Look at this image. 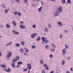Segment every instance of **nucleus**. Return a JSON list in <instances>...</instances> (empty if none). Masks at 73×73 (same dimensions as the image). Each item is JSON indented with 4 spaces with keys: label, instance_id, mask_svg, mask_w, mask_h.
<instances>
[{
    "label": "nucleus",
    "instance_id": "1",
    "mask_svg": "<svg viewBox=\"0 0 73 73\" xmlns=\"http://www.w3.org/2000/svg\"><path fill=\"white\" fill-rule=\"evenodd\" d=\"M42 44H44V41L45 42V44H47L48 42V41L47 40L46 38L45 39V38L44 37H42Z\"/></svg>",
    "mask_w": 73,
    "mask_h": 73
},
{
    "label": "nucleus",
    "instance_id": "2",
    "mask_svg": "<svg viewBox=\"0 0 73 73\" xmlns=\"http://www.w3.org/2000/svg\"><path fill=\"white\" fill-rule=\"evenodd\" d=\"M20 58L19 56H16V58L13 59V62H16L17 60H19V59Z\"/></svg>",
    "mask_w": 73,
    "mask_h": 73
},
{
    "label": "nucleus",
    "instance_id": "3",
    "mask_svg": "<svg viewBox=\"0 0 73 73\" xmlns=\"http://www.w3.org/2000/svg\"><path fill=\"white\" fill-rule=\"evenodd\" d=\"M27 65L28 66L27 68L29 69V70H30L32 69V66H31V64H27Z\"/></svg>",
    "mask_w": 73,
    "mask_h": 73
},
{
    "label": "nucleus",
    "instance_id": "4",
    "mask_svg": "<svg viewBox=\"0 0 73 73\" xmlns=\"http://www.w3.org/2000/svg\"><path fill=\"white\" fill-rule=\"evenodd\" d=\"M36 35H37V33H35L32 34L31 35V38H35V37Z\"/></svg>",
    "mask_w": 73,
    "mask_h": 73
},
{
    "label": "nucleus",
    "instance_id": "5",
    "mask_svg": "<svg viewBox=\"0 0 73 73\" xmlns=\"http://www.w3.org/2000/svg\"><path fill=\"white\" fill-rule=\"evenodd\" d=\"M58 11L60 12H62V8L61 6H59L58 8Z\"/></svg>",
    "mask_w": 73,
    "mask_h": 73
},
{
    "label": "nucleus",
    "instance_id": "6",
    "mask_svg": "<svg viewBox=\"0 0 73 73\" xmlns=\"http://www.w3.org/2000/svg\"><path fill=\"white\" fill-rule=\"evenodd\" d=\"M12 56V53L10 52L8 53V54L7 55V58H9Z\"/></svg>",
    "mask_w": 73,
    "mask_h": 73
},
{
    "label": "nucleus",
    "instance_id": "7",
    "mask_svg": "<svg viewBox=\"0 0 73 73\" xmlns=\"http://www.w3.org/2000/svg\"><path fill=\"white\" fill-rule=\"evenodd\" d=\"M44 67H45V69H46V70H48L49 69V68L48 67V66H47V64H44L43 66Z\"/></svg>",
    "mask_w": 73,
    "mask_h": 73
},
{
    "label": "nucleus",
    "instance_id": "8",
    "mask_svg": "<svg viewBox=\"0 0 73 73\" xmlns=\"http://www.w3.org/2000/svg\"><path fill=\"white\" fill-rule=\"evenodd\" d=\"M20 27L22 29H25V26L24 25H20Z\"/></svg>",
    "mask_w": 73,
    "mask_h": 73
},
{
    "label": "nucleus",
    "instance_id": "9",
    "mask_svg": "<svg viewBox=\"0 0 73 73\" xmlns=\"http://www.w3.org/2000/svg\"><path fill=\"white\" fill-rule=\"evenodd\" d=\"M13 32L15 35H18L19 34V32H16V31L15 30H14L13 31Z\"/></svg>",
    "mask_w": 73,
    "mask_h": 73
},
{
    "label": "nucleus",
    "instance_id": "10",
    "mask_svg": "<svg viewBox=\"0 0 73 73\" xmlns=\"http://www.w3.org/2000/svg\"><path fill=\"white\" fill-rule=\"evenodd\" d=\"M63 54H65L66 53V49L65 48L62 51Z\"/></svg>",
    "mask_w": 73,
    "mask_h": 73
},
{
    "label": "nucleus",
    "instance_id": "11",
    "mask_svg": "<svg viewBox=\"0 0 73 73\" xmlns=\"http://www.w3.org/2000/svg\"><path fill=\"white\" fill-rule=\"evenodd\" d=\"M41 9H42V7H40V8L38 9V12H41Z\"/></svg>",
    "mask_w": 73,
    "mask_h": 73
},
{
    "label": "nucleus",
    "instance_id": "12",
    "mask_svg": "<svg viewBox=\"0 0 73 73\" xmlns=\"http://www.w3.org/2000/svg\"><path fill=\"white\" fill-rule=\"evenodd\" d=\"M58 15H59V14L58 13V12L56 11V13L54 14V16H58Z\"/></svg>",
    "mask_w": 73,
    "mask_h": 73
},
{
    "label": "nucleus",
    "instance_id": "13",
    "mask_svg": "<svg viewBox=\"0 0 73 73\" xmlns=\"http://www.w3.org/2000/svg\"><path fill=\"white\" fill-rule=\"evenodd\" d=\"M58 25H59L60 27H61V26H62V23H61V22H58L57 23Z\"/></svg>",
    "mask_w": 73,
    "mask_h": 73
},
{
    "label": "nucleus",
    "instance_id": "14",
    "mask_svg": "<svg viewBox=\"0 0 73 73\" xmlns=\"http://www.w3.org/2000/svg\"><path fill=\"white\" fill-rule=\"evenodd\" d=\"M15 63L14 62H13L11 64L12 66L13 67V68H15Z\"/></svg>",
    "mask_w": 73,
    "mask_h": 73
},
{
    "label": "nucleus",
    "instance_id": "15",
    "mask_svg": "<svg viewBox=\"0 0 73 73\" xmlns=\"http://www.w3.org/2000/svg\"><path fill=\"white\" fill-rule=\"evenodd\" d=\"M5 71L7 72H11V69H10L9 68L8 70L6 69Z\"/></svg>",
    "mask_w": 73,
    "mask_h": 73
},
{
    "label": "nucleus",
    "instance_id": "16",
    "mask_svg": "<svg viewBox=\"0 0 73 73\" xmlns=\"http://www.w3.org/2000/svg\"><path fill=\"white\" fill-rule=\"evenodd\" d=\"M1 66L2 68H6V65L5 64H2L1 65Z\"/></svg>",
    "mask_w": 73,
    "mask_h": 73
},
{
    "label": "nucleus",
    "instance_id": "17",
    "mask_svg": "<svg viewBox=\"0 0 73 73\" xmlns=\"http://www.w3.org/2000/svg\"><path fill=\"white\" fill-rule=\"evenodd\" d=\"M13 23L14 25L15 26H16V22L14 21H13Z\"/></svg>",
    "mask_w": 73,
    "mask_h": 73
},
{
    "label": "nucleus",
    "instance_id": "18",
    "mask_svg": "<svg viewBox=\"0 0 73 73\" xmlns=\"http://www.w3.org/2000/svg\"><path fill=\"white\" fill-rule=\"evenodd\" d=\"M20 52L22 53H24V50H23V48H21Z\"/></svg>",
    "mask_w": 73,
    "mask_h": 73
},
{
    "label": "nucleus",
    "instance_id": "19",
    "mask_svg": "<svg viewBox=\"0 0 73 73\" xmlns=\"http://www.w3.org/2000/svg\"><path fill=\"white\" fill-rule=\"evenodd\" d=\"M40 63L41 64H44V61L41 60H40Z\"/></svg>",
    "mask_w": 73,
    "mask_h": 73
},
{
    "label": "nucleus",
    "instance_id": "20",
    "mask_svg": "<svg viewBox=\"0 0 73 73\" xmlns=\"http://www.w3.org/2000/svg\"><path fill=\"white\" fill-rule=\"evenodd\" d=\"M21 45H24L25 44V43L24 42H21Z\"/></svg>",
    "mask_w": 73,
    "mask_h": 73
},
{
    "label": "nucleus",
    "instance_id": "21",
    "mask_svg": "<svg viewBox=\"0 0 73 73\" xmlns=\"http://www.w3.org/2000/svg\"><path fill=\"white\" fill-rule=\"evenodd\" d=\"M64 64H65V61L64 60H63L62 62V65H64Z\"/></svg>",
    "mask_w": 73,
    "mask_h": 73
},
{
    "label": "nucleus",
    "instance_id": "22",
    "mask_svg": "<svg viewBox=\"0 0 73 73\" xmlns=\"http://www.w3.org/2000/svg\"><path fill=\"white\" fill-rule=\"evenodd\" d=\"M16 45L17 47H19V46H20V44L19 43H16Z\"/></svg>",
    "mask_w": 73,
    "mask_h": 73
},
{
    "label": "nucleus",
    "instance_id": "23",
    "mask_svg": "<svg viewBox=\"0 0 73 73\" xmlns=\"http://www.w3.org/2000/svg\"><path fill=\"white\" fill-rule=\"evenodd\" d=\"M40 38H41L40 37L38 36V38L37 39V41H40Z\"/></svg>",
    "mask_w": 73,
    "mask_h": 73
},
{
    "label": "nucleus",
    "instance_id": "24",
    "mask_svg": "<svg viewBox=\"0 0 73 73\" xmlns=\"http://www.w3.org/2000/svg\"><path fill=\"white\" fill-rule=\"evenodd\" d=\"M11 44H12V42H10L8 44H7L6 45L7 46H8V45H11Z\"/></svg>",
    "mask_w": 73,
    "mask_h": 73
},
{
    "label": "nucleus",
    "instance_id": "25",
    "mask_svg": "<svg viewBox=\"0 0 73 73\" xmlns=\"http://www.w3.org/2000/svg\"><path fill=\"white\" fill-rule=\"evenodd\" d=\"M68 3H71V1L70 0H68V1L67 2V3L68 4Z\"/></svg>",
    "mask_w": 73,
    "mask_h": 73
},
{
    "label": "nucleus",
    "instance_id": "26",
    "mask_svg": "<svg viewBox=\"0 0 73 73\" xmlns=\"http://www.w3.org/2000/svg\"><path fill=\"white\" fill-rule=\"evenodd\" d=\"M62 1L63 4H65V0H62Z\"/></svg>",
    "mask_w": 73,
    "mask_h": 73
},
{
    "label": "nucleus",
    "instance_id": "27",
    "mask_svg": "<svg viewBox=\"0 0 73 73\" xmlns=\"http://www.w3.org/2000/svg\"><path fill=\"white\" fill-rule=\"evenodd\" d=\"M45 49H48V45H47L45 46Z\"/></svg>",
    "mask_w": 73,
    "mask_h": 73
},
{
    "label": "nucleus",
    "instance_id": "28",
    "mask_svg": "<svg viewBox=\"0 0 73 73\" xmlns=\"http://www.w3.org/2000/svg\"><path fill=\"white\" fill-rule=\"evenodd\" d=\"M48 27L49 28H51L52 27L51 26V25H50V24H48Z\"/></svg>",
    "mask_w": 73,
    "mask_h": 73
},
{
    "label": "nucleus",
    "instance_id": "29",
    "mask_svg": "<svg viewBox=\"0 0 73 73\" xmlns=\"http://www.w3.org/2000/svg\"><path fill=\"white\" fill-rule=\"evenodd\" d=\"M18 64H22V63L21 62H17Z\"/></svg>",
    "mask_w": 73,
    "mask_h": 73
},
{
    "label": "nucleus",
    "instance_id": "30",
    "mask_svg": "<svg viewBox=\"0 0 73 73\" xmlns=\"http://www.w3.org/2000/svg\"><path fill=\"white\" fill-rule=\"evenodd\" d=\"M52 47H53V48H55V47H56V46H55V45H54V44H52Z\"/></svg>",
    "mask_w": 73,
    "mask_h": 73
},
{
    "label": "nucleus",
    "instance_id": "31",
    "mask_svg": "<svg viewBox=\"0 0 73 73\" xmlns=\"http://www.w3.org/2000/svg\"><path fill=\"white\" fill-rule=\"evenodd\" d=\"M6 27L7 28H9V27H10V26H9V25L8 24H7L6 25Z\"/></svg>",
    "mask_w": 73,
    "mask_h": 73
},
{
    "label": "nucleus",
    "instance_id": "32",
    "mask_svg": "<svg viewBox=\"0 0 73 73\" xmlns=\"http://www.w3.org/2000/svg\"><path fill=\"white\" fill-rule=\"evenodd\" d=\"M45 31L46 32L48 31V29L46 28H45Z\"/></svg>",
    "mask_w": 73,
    "mask_h": 73
},
{
    "label": "nucleus",
    "instance_id": "33",
    "mask_svg": "<svg viewBox=\"0 0 73 73\" xmlns=\"http://www.w3.org/2000/svg\"><path fill=\"white\" fill-rule=\"evenodd\" d=\"M8 11V10L7 9H5V13H7Z\"/></svg>",
    "mask_w": 73,
    "mask_h": 73
},
{
    "label": "nucleus",
    "instance_id": "34",
    "mask_svg": "<svg viewBox=\"0 0 73 73\" xmlns=\"http://www.w3.org/2000/svg\"><path fill=\"white\" fill-rule=\"evenodd\" d=\"M25 49L26 52H28L29 51V50L28 49H27L26 48H25Z\"/></svg>",
    "mask_w": 73,
    "mask_h": 73
},
{
    "label": "nucleus",
    "instance_id": "35",
    "mask_svg": "<svg viewBox=\"0 0 73 73\" xmlns=\"http://www.w3.org/2000/svg\"><path fill=\"white\" fill-rule=\"evenodd\" d=\"M28 69V68H26V69H25L23 70V71L25 72H26L27 70Z\"/></svg>",
    "mask_w": 73,
    "mask_h": 73
},
{
    "label": "nucleus",
    "instance_id": "36",
    "mask_svg": "<svg viewBox=\"0 0 73 73\" xmlns=\"http://www.w3.org/2000/svg\"><path fill=\"white\" fill-rule=\"evenodd\" d=\"M35 48H36V47L35 46L33 45L32 46V48H33V49H35Z\"/></svg>",
    "mask_w": 73,
    "mask_h": 73
},
{
    "label": "nucleus",
    "instance_id": "37",
    "mask_svg": "<svg viewBox=\"0 0 73 73\" xmlns=\"http://www.w3.org/2000/svg\"><path fill=\"white\" fill-rule=\"evenodd\" d=\"M14 15H17V11H15L14 13Z\"/></svg>",
    "mask_w": 73,
    "mask_h": 73
},
{
    "label": "nucleus",
    "instance_id": "38",
    "mask_svg": "<svg viewBox=\"0 0 73 73\" xmlns=\"http://www.w3.org/2000/svg\"><path fill=\"white\" fill-rule=\"evenodd\" d=\"M70 70L71 71H72V72H73V68L72 67H71V68L70 69Z\"/></svg>",
    "mask_w": 73,
    "mask_h": 73
},
{
    "label": "nucleus",
    "instance_id": "39",
    "mask_svg": "<svg viewBox=\"0 0 73 73\" xmlns=\"http://www.w3.org/2000/svg\"><path fill=\"white\" fill-rule=\"evenodd\" d=\"M18 15L19 16H21V14H20V13L19 12H18Z\"/></svg>",
    "mask_w": 73,
    "mask_h": 73
},
{
    "label": "nucleus",
    "instance_id": "40",
    "mask_svg": "<svg viewBox=\"0 0 73 73\" xmlns=\"http://www.w3.org/2000/svg\"><path fill=\"white\" fill-rule=\"evenodd\" d=\"M50 57L51 58H52V57H53V55H52V54H51L50 55Z\"/></svg>",
    "mask_w": 73,
    "mask_h": 73
},
{
    "label": "nucleus",
    "instance_id": "41",
    "mask_svg": "<svg viewBox=\"0 0 73 73\" xmlns=\"http://www.w3.org/2000/svg\"><path fill=\"white\" fill-rule=\"evenodd\" d=\"M2 6L4 8H5V5H2Z\"/></svg>",
    "mask_w": 73,
    "mask_h": 73
},
{
    "label": "nucleus",
    "instance_id": "42",
    "mask_svg": "<svg viewBox=\"0 0 73 73\" xmlns=\"http://www.w3.org/2000/svg\"><path fill=\"white\" fill-rule=\"evenodd\" d=\"M64 32H65V33H68V31L66 30L64 31Z\"/></svg>",
    "mask_w": 73,
    "mask_h": 73
},
{
    "label": "nucleus",
    "instance_id": "43",
    "mask_svg": "<svg viewBox=\"0 0 73 73\" xmlns=\"http://www.w3.org/2000/svg\"><path fill=\"white\" fill-rule=\"evenodd\" d=\"M28 1V0H25L24 1V3H27Z\"/></svg>",
    "mask_w": 73,
    "mask_h": 73
},
{
    "label": "nucleus",
    "instance_id": "44",
    "mask_svg": "<svg viewBox=\"0 0 73 73\" xmlns=\"http://www.w3.org/2000/svg\"><path fill=\"white\" fill-rule=\"evenodd\" d=\"M33 28H35L36 27V26L35 25H34L33 26Z\"/></svg>",
    "mask_w": 73,
    "mask_h": 73
},
{
    "label": "nucleus",
    "instance_id": "45",
    "mask_svg": "<svg viewBox=\"0 0 73 73\" xmlns=\"http://www.w3.org/2000/svg\"><path fill=\"white\" fill-rule=\"evenodd\" d=\"M42 73H45V70H43L42 71Z\"/></svg>",
    "mask_w": 73,
    "mask_h": 73
},
{
    "label": "nucleus",
    "instance_id": "46",
    "mask_svg": "<svg viewBox=\"0 0 73 73\" xmlns=\"http://www.w3.org/2000/svg\"><path fill=\"white\" fill-rule=\"evenodd\" d=\"M65 47L66 49H68V46L66 45H65Z\"/></svg>",
    "mask_w": 73,
    "mask_h": 73
},
{
    "label": "nucleus",
    "instance_id": "47",
    "mask_svg": "<svg viewBox=\"0 0 73 73\" xmlns=\"http://www.w3.org/2000/svg\"><path fill=\"white\" fill-rule=\"evenodd\" d=\"M62 37V35H61L60 36V38L61 39V38Z\"/></svg>",
    "mask_w": 73,
    "mask_h": 73
},
{
    "label": "nucleus",
    "instance_id": "48",
    "mask_svg": "<svg viewBox=\"0 0 73 73\" xmlns=\"http://www.w3.org/2000/svg\"><path fill=\"white\" fill-rule=\"evenodd\" d=\"M51 50L52 52H54V49H50Z\"/></svg>",
    "mask_w": 73,
    "mask_h": 73
},
{
    "label": "nucleus",
    "instance_id": "49",
    "mask_svg": "<svg viewBox=\"0 0 73 73\" xmlns=\"http://www.w3.org/2000/svg\"><path fill=\"white\" fill-rule=\"evenodd\" d=\"M21 24H23V21H21L20 22Z\"/></svg>",
    "mask_w": 73,
    "mask_h": 73
},
{
    "label": "nucleus",
    "instance_id": "50",
    "mask_svg": "<svg viewBox=\"0 0 73 73\" xmlns=\"http://www.w3.org/2000/svg\"><path fill=\"white\" fill-rule=\"evenodd\" d=\"M69 59H70V57H68V58L67 59V60H69Z\"/></svg>",
    "mask_w": 73,
    "mask_h": 73
},
{
    "label": "nucleus",
    "instance_id": "51",
    "mask_svg": "<svg viewBox=\"0 0 73 73\" xmlns=\"http://www.w3.org/2000/svg\"><path fill=\"white\" fill-rule=\"evenodd\" d=\"M50 73H54V72H53V70H52L51 72H50Z\"/></svg>",
    "mask_w": 73,
    "mask_h": 73
},
{
    "label": "nucleus",
    "instance_id": "52",
    "mask_svg": "<svg viewBox=\"0 0 73 73\" xmlns=\"http://www.w3.org/2000/svg\"><path fill=\"white\" fill-rule=\"evenodd\" d=\"M66 73H70V71H68L66 72Z\"/></svg>",
    "mask_w": 73,
    "mask_h": 73
},
{
    "label": "nucleus",
    "instance_id": "53",
    "mask_svg": "<svg viewBox=\"0 0 73 73\" xmlns=\"http://www.w3.org/2000/svg\"><path fill=\"white\" fill-rule=\"evenodd\" d=\"M1 56V52H0V56Z\"/></svg>",
    "mask_w": 73,
    "mask_h": 73
},
{
    "label": "nucleus",
    "instance_id": "54",
    "mask_svg": "<svg viewBox=\"0 0 73 73\" xmlns=\"http://www.w3.org/2000/svg\"><path fill=\"white\" fill-rule=\"evenodd\" d=\"M15 0L17 1V2H19V1H20L19 0Z\"/></svg>",
    "mask_w": 73,
    "mask_h": 73
},
{
    "label": "nucleus",
    "instance_id": "55",
    "mask_svg": "<svg viewBox=\"0 0 73 73\" xmlns=\"http://www.w3.org/2000/svg\"><path fill=\"white\" fill-rule=\"evenodd\" d=\"M52 1H55V0H50Z\"/></svg>",
    "mask_w": 73,
    "mask_h": 73
},
{
    "label": "nucleus",
    "instance_id": "56",
    "mask_svg": "<svg viewBox=\"0 0 73 73\" xmlns=\"http://www.w3.org/2000/svg\"><path fill=\"white\" fill-rule=\"evenodd\" d=\"M17 68H19V65H18L17 66Z\"/></svg>",
    "mask_w": 73,
    "mask_h": 73
},
{
    "label": "nucleus",
    "instance_id": "57",
    "mask_svg": "<svg viewBox=\"0 0 73 73\" xmlns=\"http://www.w3.org/2000/svg\"><path fill=\"white\" fill-rule=\"evenodd\" d=\"M30 72V70H29L28 72V73H29Z\"/></svg>",
    "mask_w": 73,
    "mask_h": 73
},
{
    "label": "nucleus",
    "instance_id": "58",
    "mask_svg": "<svg viewBox=\"0 0 73 73\" xmlns=\"http://www.w3.org/2000/svg\"><path fill=\"white\" fill-rule=\"evenodd\" d=\"M1 28H3V25H1Z\"/></svg>",
    "mask_w": 73,
    "mask_h": 73
},
{
    "label": "nucleus",
    "instance_id": "59",
    "mask_svg": "<svg viewBox=\"0 0 73 73\" xmlns=\"http://www.w3.org/2000/svg\"><path fill=\"white\" fill-rule=\"evenodd\" d=\"M26 53H25V54H24V55H26Z\"/></svg>",
    "mask_w": 73,
    "mask_h": 73
},
{
    "label": "nucleus",
    "instance_id": "60",
    "mask_svg": "<svg viewBox=\"0 0 73 73\" xmlns=\"http://www.w3.org/2000/svg\"><path fill=\"white\" fill-rule=\"evenodd\" d=\"M40 0H36V1H39Z\"/></svg>",
    "mask_w": 73,
    "mask_h": 73
},
{
    "label": "nucleus",
    "instance_id": "61",
    "mask_svg": "<svg viewBox=\"0 0 73 73\" xmlns=\"http://www.w3.org/2000/svg\"><path fill=\"white\" fill-rule=\"evenodd\" d=\"M42 3V2H41Z\"/></svg>",
    "mask_w": 73,
    "mask_h": 73
},
{
    "label": "nucleus",
    "instance_id": "62",
    "mask_svg": "<svg viewBox=\"0 0 73 73\" xmlns=\"http://www.w3.org/2000/svg\"><path fill=\"white\" fill-rule=\"evenodd\" d=\"M1 36H0V37H1Z\"/></svg>",
    "mask_w": 73,
    "mask_h": 73
},
{
    "label": "nucleus",
    "instance_id": "63",
    "mask_svg": "<svg viewBox=\"0 0 73 73\" xmlns=\"http://www.w3.org/2000/svg\"><path fill=\"white\" fill-rule=\"evenodd\" d=\"M33 1H34L35 0H33Z\"/></svg>",
    "mask_w": 73,
    "mask_h": 73
}]
</instances>
